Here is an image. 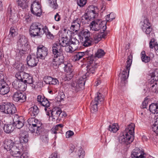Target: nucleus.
Instances as JSON below:
<instances>
[{
	"mask_svg": "<svg viewBox=\"0 0 158 158\" xmlns=\"http://www.w3.org/2000/svg\"><path fill=\"white\" fill-rule=\"evenodd\" d=\"M88 12H90L96 14L98 13L99 10L97 6H94L93 5L90 6H89L87 9Z\"/></svg>",
	"mask_w": 158,
	"mask_h": 158,
	"instance_id": "58836bf2",
	"label": "nucleus"
},
{
	"mask_svg": "<svg viewBox=\"0 0 158 158\" xmlns=\"http://www.w3.org/2000/svg\"><path fill=\"white\" fill-rule=\"evenodd\" d=\"M140 24L143 31L146 34H149L152 31L149 20L147 19H145L143 22H140Z\"/></svg>",
	"mask_w": 158,
	"mask_h": 158,
	"instance_id": "4468645a",
	"label": "nucleus"
},
{
	"mask_svg": "<svg viewBox=\"0 0 158 158\" xmlns=\"http://www.w3.org/2000/svg\"><path fill=\"white\" fill-rule=\"evenodd\" d=\"M15 76L18 79L21 80L27 85V84H31L33 88H36V86L33 83V77L30 74L24 72H19L16 73Z\"/></svg>",
	"mask_w": 158,
	"mask_h": 158,
	"instance_id": "f03ea898",
	"label": "nucleus"
},
{
	"mask_svg": "<svg viewBox=\"0 0 158 158\" xmlns=\"http://www.w3.org/2000/svg\"><path fill=\"white\" fill-rule=\"evenodd\" d=\"M74 45L73 44L70 43L69 45H67L65 46V50L66 52H72L76 49L74 47Z\"/></svg>",
	"mask_w": 158,
	"mask_h": 158,
	"instance_id": "4c0bfd02",
	"label": "nucleus"
},
{
	"mask_svg": "<svg viewBox=\"0 0 158 158\" xmlns=\"http://www.w3.org/2000/svg\"><path fill=\"white\" fill-rule=\"evenodd\" d=\"M13 99L16 102H23L26 100V96L25 94L18 91L14 94L13 96Z\"/></svg>",
	"mask_w": 158,
	"mask_h": 158,
	"instance_id": "412c9836",
	"label": "nucleus"
},
{
	"mask_svg": "<svg viewBox=\"0 0 158 158\" xmlns=\"http://www.w3.org/2000/svg\"><path fill=\"white\" fill-rule=\"evenodd\" d=\"M150 89L152 92L155 93L158 92V86L156 82H154V84L152 85V86L150 88Z\"/></svg>",
	"mask_w": 158,
	"mask_h": 158,
	"instance_id": "49530a36",
	"label": "nucleus"
},
{
	"mask_svg": "<svg viewBox=\"0 0 158 158\" xmlns=\"http://www.w3.org/2000/svg\"><path fill=\"white\" fill-rule=\"evenodd\" d=\"M151 80H153L155 82L158 80V72L155 71L151 74Z\"/></svg>",
	"mask_w": 158,
	"mask_h": 158,
	"instance_id": "de8ad7c7",
	"label": "nucleus"
},
{
	"mask_svg": "<svg viewBox=\"0 0 158 158\" xmlns=\"http://www.w3.org/2000/svg\"><path fill=\"white\" fill-rule=\"evenodd\" d=\"M85 154V151L81 148L80 149V158H84Z\"/></svg>",
	"mask_w": 158,
	"mask_h": 158,
	"instance_id": "052dcab7",
	"label": "nucleus"
},
{
	"mask_svg": "<svg viewBox=\"0 0 158 158\" xmlns=\"http://www.w3.org/2000/svg\"><path fill=\"white\" fill-rule=\"evenodd\" d=\"M10 154L15 157H19L22 154L19 144H16L10 150Z\"/></svg>",
	"mask_w": 158,
	"mask_h": 158,
	"instance_id": "4be33fe9",
	"label": "nucleus"
},
{
	"mask_svg": "<svg viewBox=\"0 0 158 158\" xmlns=\"http://www.w3.org/2000/svg\"><path fill=\"white\" fill-rule=\"evenodd\" d=\"M59 109L56 110L53 109L51 112V117H50V119L51 118L53 121L55 122L57 121L59 118V116H60V113H59Z\"/></svg>",
	"mask_w": 158,
	"mask_h": 158,
	"instance_id": "cd10ccee",
	"label": "nucleus"
},
{
	"mask_svg": "<svg viewBox=\"0 0 158 158\" xmlns=\"http://www.w3.org/2000/svg\"><path fill=\"white\" fill-rule=\"evenodd\" d=\"M148 103V99L145 98L144 99V101L142 103V108H146Z\"/></svg>",
	"mask_w": 158,
	"mask_h": 158,
	"instance_id": "bf43d9fd",
	"label": "nucleus"
},
{
	"mask_svg": "<svg viewBox=\"0 0 158 158\" xmlns=\"http://www.w3.org/2000/svg\"><path fill=\"white\" fill-rule=\"evenodd\" d=\"M52 52L54 57L51 65L54 68L56 69L61 64H63V50L61 46L56 43L52 45Z\"/></svg>",
	"mask_w": 158,
	"mask_h": 158,
	"instance_id": "f257e3e1",
	"label": "nucleus"
},
{
	"mask_svg": "<svg viewBox=\"0 0 158 158\" xmlns=\"http://www.w3.org/2000/svg\"><path fill=\"white\" fill-rule=\"evenodd\" d=\"M19 141L21 143H27L29 140V134L26 131H21L19 135Z\"/></svg>",
	"mask_w": 158,
	"mask_h": 158,
	"instance_id": "5701e85b",
	"label": "nucleus"
},
{
	"mask_svg": "<svg viewBox=\"0 0 158 158\" xmlns=\"http://www.w3.org/2000/svg\"><path fill=\"white\" fill-rule=\"evenodd\" d=\"M150 111L154 114L158 113V105L157 104H151L149 106Z\"/></svg>",
	"mask_w": 158,
	"mask_h": 158,
	"instance_id": "7c9ffc66",
	"label": "nucleus"
},
{
	"mask_svg": "<svg viewBox=\"0 0 158 158\" xmlns=\"http://www.w3.org/2000/svg\"><path fill=\"white\" fill-rule=\"evenodd\" d=\"M141 58L142 61L145 63L149 62L150 60V57L147 56L144 51H142L141 53Z\"/></svg>",
	"mask_w": 158,
	"mask_h": 158,
	"instance_id": "f704fd0d",
	"label": "nucleus"
},
{
	"mask_svg": "<svg viewBox=\"0 0 158 158\" xmlns=\"http://www.w3.org/2000/svg\"><path fill=\"white\" fill-rule=\"evenodd\" d=\"M108 129L110 132L115 133L118 130L119 127L117 124L114 123L110 125Z\"/></svg>",
	"mask_w": 158,
	"mask_h": 158,
	"instance_id": "72a5a7b5",
	"label": "nucleus"
},
{
	"mask_svg": "<svg viewBox=\"0 0 158 158\" xmlns=\"http://www.w3.org/2000/svg\"><path fill=\"white\" fill-rule=\"evenodd\" d=\"M146 154L143 150L136 148L131 153L132 158H146Z\"/></svg>",
	"mask_w": 158,
	"mask_h": 158,
	"instance_id": "f3484780",
	"label": "nucleus"
},
{
	"mask_svg": "<svg viewBox=\"0 0 158 158\" xmlns=\"http://www.w3.org/2000/svg\"><path fill=\"white\" fill-rule=\"evenodd\" d=\"M17 34V30L15 29L14 27H12L10 31V35L12 37H14Z\"/></svg>",
	"mask_w": 158,
	"mask_h": 158,
	"instance_id": "603ef678",
	"label": "nucleus"
},
{
	"mask_svg": "<svg viewBox=\"0 0 158 158\" xmlns=\"http://www.w3.org/2000/svg\"><path fill=\"white\" fill-rule=\"evenodd\" d=\"M29 113L32 117H34L39 112V110L36 106L30 108L29 109Z\"/></svg>",
	"mask_w": 158,
	"mask_h": 158,
	"instance_id": "c85d7f7f",
	"label": "nucleus"
},
{
	"mask_svg": "<svg viewBox=\"0 0 158 158\" xmlns=\"http://www.w3.org/2000/svg\"><path fill=\"white\" fill-rule=\"evenodd\" d=\"M86 2L87 0H80V7H82L85 5Z\"/></svg>",
	"mask_w": 158,
	"mask_h": 158,
	"instance_id": "69168bd1",
	"label": "nucleus"
},
{
	"mask_svg": "<svg viewBox=\"0 0 158 158\" xmlns=\"http://www.w3.org/2000/svg\"><path fill=\"white\" fill-rule=\"evenodd\" d=\"M14 125L16 128L20 129L22 128L24 125V118L22 116H19L17 114H15L12 117Z\"/></svg>",
	"mask_w": 158,
	"mask_h": 158,
	"instance_id": "2eb2a0df",
	"label": "nucleus"
},
{
	"mask_svg": "<svg viewBox=\"0 0 158 158\" xmlns=\"http://www.w3.org/2000/svg\"><path fill=\"white\" fill-rule=\"evenodd\" d=\"M52 77L50 76H45L44 77V82L50 85L51 81L52 80Z\"/></svg>",
	"mask_w": 158,
	"mask_h": 158,
	"instance_id": "5fc2aeb1",
	"label": "nucleus"
},
{
	"mask_svg": "<svg viewBox=\"0 0 158 158\" xmlns=\"http://www.w3.org/2000/svg\"><path fill=\"white\" fill-rule=\"evenodd\" d=\"M44 33H45L48 38L51 39H53L54 36L50 31H49L47 27L46 26H44Z\"/></svg>",
	"mask_w": 158,
	"mask_h": 158,
	"instance_id": "a19ab883",
	"label": "nucleus"
},
{
	"mask_svg": "<svg viewBox=\"0 0 158 158\" xmlns=\"http://www.w3.org/2000/svg\"><path fill=\"white\" fill-rule=\"evenodd\" d=\"M63 125L61 124H60L54 126L52 129V133L56 134L57 131L59 130H60Z\"/></svg>",
	"mask_w": 158,
	"mask_h": 158,
	"instance_id": "37998d69",
	"label": "nucleus"
},
{
	"mask_svg": "<svg viewBox=\"0 0 158 158\" xmlns=\"http://www.w3.org/2000/svg\"><path fill=\"white\" fill-rule=\"evenodd\" d=\"M114 19V15L112 13H110L106 16V20L107 22H110Z\"/></svg>",
	"mask_w": 158,
	"mask_h": 158,
	"instance_id": "864d4df0",
	"label": "nucleus"
},
{
	"mask_svg": "<svg viewBox=\"0 0 158 158\" xmlns=\"http://www.w3.org/2000/svg\"><path fill=\"white\" fill-rule=\"evenodd\" d=\"M29 127V131L32 133H35L38 135L40 134L42 128V123L41 122L34 118H29L28 120Z\"/></svg>",
	"mask_w": 158,
	"mask_h": 158,
	"instance_id": "7ed1b4c3",
	"label": "nucleus"
},
{
	"mask_svg": "<svg viewBox=\"0 0 158 158\" xmlns=\"http://www.w3.org/2000/svg\"><path fill=\"white\" fill-rule=\"evenodd\" d=\"M40 139L44 143H47L48 141V138L47 135H43L41 136Z\"/></svg>",
	"mask_w": 158,
	"mask_h": 158,
	"instance_id": "13d9d810",
	"label": "nucleus"
},
{
	"mask_svg": "<svg viewBox=\"0 0 158 158\" xmlns=\"http://www.w3.org/2000/svg\"><path fill=\"white\" fill-rule=\"evenodd\" d=\"M17 2L19 8L24 9L27 7L28 2L27 0H18Z\"/></svg>",
	"mask_w": 158,
	"mask_h": 158,
	"instance_id": "c756f323",
	"label": "nucleus"
},
{
	"mask_svg": "<svg viewBox=\"0 0 158 158\" xmlns=\"http://www.w3.org/2000/svg\"><path fill=\"white\" fill-rule=\"evenodd\" d=\"M49 158H59L58 156L57 153L54 152L52 153Z\"/></svg>",
	"mask_w": 158,
	"mask_h": 158,
	"instance_id": "774afa93",
	"label": "nucleus"
},
{
	"mask_svg": "<svg viewBox=\"0 0 158 158\" xmlns=\"http://www.w3.org/2000/svg\"><path fill=\"white\" fill-rule=\"evenodd\" d=\"M91 30L98 31L99 30L105 31L106 29V23L101 19H98L92 22L90 25Z\"/></svg>",
	"mask_w": 158,
	"mask_h": 158,
	"instance_id": "0eeeda50",
	"label": "nucleus"
},
{
	"mask_svg": "<svg viewBox=\"0 0 158 158\" xmlns=\"http://www.w3.org/2000/svg\"><path fill=\"white\" fill-rule=\"evenodd\" d=\"M90 19L87 14H85L81 18V22L83 24H85L88 23Z\"/></svg>",
	"mask_w": 158,
	"mask_h": 158,
	"instance_id": "09e8293b",
	"label": "nucleus"
},
{
	"mask_svg": "<svg viewBox=\"0 0 158 158\" xmlns=\"http://www.w3.org/2000/svg\"><path fill=\"white\" fill-rule=\"evenodd\" d=\"M74 135L73 132L71 131H67L66 133V137L67 138H69L71 137L72 136Z\"/></svg>",
	"mask_w": 158,
	"mask_h": 158,
	"instance_id": "680f3d73",
	"label": "nucleus"
},
{
	"mask_svg": "<svg viewBox=\"0 0 158 158\" xmlns=\"http://www.w3.org/2000/svg\"><path fill=\"white\" fill-rule=\"evenodd\" d=\"M102 38L100 34L95 35L94 37V42L95 43H97Z\"/></svg>",
	"mask_w": 158,
	"mask_h": 158,
	"instance_id": "4d7b16f0",
	"label": "nucleus"
},
{
	"mask_svg": "<svg viewBox=\"0 0 158 158\" xmlns=\"http://www.w3.org/2000/svg\"><path fill=\"white\" fill-rule=\"evenodd\" d=\"M16 7H12L10 5H9L8 8V12L11 15L15 14L16 13Z\"/></svg>",
	"mask_w": 158,
	"mask_h": 158,
	"instance_id": "3c124183",
	"label": "nucleus"
},
{
	"mask_svg": "<svg viewBox=\"0 0 158 158\" xmlns=\"http://www.w3.org/2000/svg\"><path fill=\"white\" fill-rule=\"evenodd\" d=\"M98 103H96V102H94L93 101L91 103V111L92 112H96L98 110Z\"/></svg>",
	"mask_w": 158,
	"mask_h": 158,
	"instance_id": "ea45409f",
	"label": "nucleus"
},
{
	"mask_svg": "<svg viewBox=\"0 0 158 158\" xmlns=\"http://www.w3.org/2000/svg\"><path fill=\"white\" fill-rule=\"evenodd\" d=\"M48 50L43 45H39L37 48V57L38 58L44 59L48 54Z\"/></svg>",
	"mask_w": 158,
	"mask_h": 158,
	"instance_id": "ddd939ff",
	"label": "nucleus"
},
{
	"mask_svg": "<svg viewBox=\"0 0 158 158\" xmlns=\"http://www.w3.org/2000/svg\"><path fill=\"white\" fill-rule=\"evenodd\" d=\"M119 142L122 144H128L131 143L134 140V139L129 135L123 132L121 134L118 138Z\"/></svg>",
	"mask_w": 158,
	"mask_h": 158,
	"instance_id": "9d476101",
	"label": "nucleus"
},
{
	"mask_svg": "<svg viewBox=\"0 0 158 158\" xmlns=\"http://www.w3.org/2000/svg\"><path fill=\"white\" fill-rule=\"evenodd\" d=\"M71 43L68 40L67 36L63 37L59 40V43H56L57 44L60 45L61 47H65L67 45H69Z\"/></svg>",
	"mask_w": 158,
	"mask_h": 158,
	"instance_id": "bb28decb",
	"label": "nucleus"
},
{
	"mask_svg": "<svg viewBox=\"0 0 158 158\" xmlns=\"http://www.w3.org/2000/svg\"><path fill=\"white\" fill-rule=\"evenodd\" d=\"M105 52L103 50L98 49L95 53V56L98 58H100L103 57L105 54Z\"/></svg>",
	"mask_w": 158,
	"mask_h": 158,
	"instance_id": "c03bdc74",
	"label": "nucleus"
},
{
	"mask_svg": "<svg viewBox=\"0 0 158 158\" xmlns=\"http://www.w3.org/2000/svg\"><path fill=\"white\" fill-rule=\"evenodd\" d=\"M13 87L16 89L22 91H24L27 87V85L24 83L21 80H15L12 83Z\"/></svg>",
	"mask_w": 158,
	"mask_h": 158,
	"instance_id": "dca6fc26",
	"label": "nucleus"
},
{
	"mask_svg": "<svg viewBox=\"0 0 158 158\" xmlns=\"http://www.w3.org/2000/svg\"><path fill=\"white\" fill-rule=\"evenodd\" d=\"M57 0H47L50 7L54 9H56L58 7V5L57 3Z\"/></svg>",
	"mask_w": 158,
	"mask_h": 158,
	"instance_id": "e433bc0d",
	"label": "nucleus"
},
{
	"mask_svg": "<svg viewBox=\"0 0 158 158\" xmlns=\"http://www.w3.org/2000/svg\"><path fill=\"white\" fill-rule=\"evenodd\" d=\"M86 78V76L85 75L82 77L80 78V89L81 88L82 90L84 89L85 88L84 85L85 83V79Z\"/></svg>",
	"mask_w": 158,
	"mask_h": 158,
	"instance_id": "a18cd8bd",
	"label": "nucleus"
},
{
	"mask_svg": "<svg viewBox=\"0 0 158 158\" xmlns=\"http://www.w3.org/2000/svg\"><path fill=\"white\" fill-rule=\"evenodd\" d=\"M80 40L85 47L90 46L93 42V39L90 37V33L86 29H83L80 32Z\"/></svg>",
	"mask_w": 158,
	"mask_h": 158,
	"instance_id": "39448f33",
	"label": "nucleus"
},
{
	"mask_svg": "<svg viewBox=\"0 0 158 158\" xmlns=\"http://www.w3.org/2000/svg\"><path fill=\"white\" fill-rule=\"evenodd\" d=\"M104 100L103 96L100 93H98L95 98L94 101H93L96 102V103L100 104H101L103 102Z\"/></svg>",
	"mask_w": 158,
	"mask_h": 158,
	"instance_id": "2f4dec72",
	"label": "nucleus"
},
{
	"mask_svg": "<svg viewBox=\"0 0 158 158\" xmlns=\"http://www.w3.org/2000/svg\"><path fill=\"white\" fill-rule=\"evenodd\" d=\"M18 51L20 55L25 53L28 49V42L27 38L24 36H20L17 42Z\"/></svg>",
	"mask_w": 158,
	"mask_h": 158,
	"instance_id": "423d86ee",
	"label": "nucleus"
},
{
	"mask_svg": "<svg viewBox=\"0 0 158 158\" xmlns=\"http://www.w3.org/2000/svg\"><path fill=\"white\" fill-rule=\"evenodd\" d=\"M31 10L32 13L36 16H40L41 15V5L39 2H34L31 5Z\"/></svg>",
	"mask_w": 158,
	"mask_h": 158,
	"instance_id": "f8f14e48",
	"label": "nucleus"
},
{
	"mask_svg": "<svg viewBox=\"0 0 158 158\" xmlns=\"http://www.w3.org/2000/svg\"><path fill=\"white\" fill-rule=\"evenodd\" d=\"M135 126V125L134 123H131L127 126L124 131L126 134H127L129 135L130 136H131L133 139L134 138V135Z\"/></svg>",
	"mask_w": 158,
	"mask_h": 158,
	"instance_id": "b1692460",
	"label": "nucleus"
},
{
	"mask_svg": "<svg viewBox=\"0 0 158 158\" xmlns=\"http://www.w3.org/2000/svg\"><path fill=\"white\" fill-rule=\"evenodd\" d=\"M16 144L13 140L6 139L4 140L3 146L5 149L9 151Z\"/></svg>",
	"mask_w": 158,
	"mask_h": 158,
	"instance_id": "393cba45",
	"label": "nucleus"
},
{
	"mask_svg": "<svg viewBox=\"0 0 158 158\" xmlns=\"http://www.w3.org/2000/svg\"><path fill=\"white\" fill-rule=\"evenodd\" d=\"M24 12L23 11H19V13L17 14V16L18 18L22 19L23 18Z\"/></svg>",
	"mask_w": 158,
	"mask_h": 158,
	"instance_id": "0e129e2a",
	"label": "nucleus"
},
{
	"mask_svg": "<svg viewBox=\"0 0 158 158\" xmlns=\"http://www.w3.org/2000/svg\"><path fill=\"white\" fill-rule=\"evenodd\" d=\"M42 101L43 102L40 105L45 107L44 110L46 111L48 110V109H49V108H48V107L50 106V103L46 98L44 99V101Z\"/></svg>",
	"mask_w": 158,
	"mask_h": 158,
	"instance_id": "79ce46f5",
	"label": "nucleus"
},
{
	"mask_svg": "<svg viewBox=\"0 0 158 158\" xmlns=\"http://www.w3.org/2000/svg\"><path fill=\"white\" fill-rule=\"evenodd\" d=\"M44 26L41 24L38 23H33L30 26V34L31 37L41 36L44 34Z\"/></svg>",
	"mask_w": 158,
	"mask_h": 158,
	"instance_id": "20e7f679",
	"label": "nucleus"
},
{
	"mask_svg": "<svg viewBox=\"0 0 158 158\" xmlns=\"http://www.w3.org/2000/svg\"><path fill=\"white\" fill-rule=\"evenodd\" d=\"M58 83V81L57 79L52 78V80L51 81L50 85H55Z\"/></svg>",
	"mask_w": 158,
	"mask_h": 158,
	"instance_id": "e2e57ef3",
	"label": "nucleus"
},
{
	"mask_svg": "<svg viewBox=\"0 0 158 158\" xmlns=\"http://www.w3.org/2000/svg\"><path fill=\"white\" fill-rule=\"evenodd\" d=\"M9 91V88L4 81L0 82V94L5 95L7 94Z\"/></svg>",
	"mask_w": 158,
	"mask_h": 158,
	"instance_id": "a878e982",
	"label": "nucleus"
},
{
	"mask_svg": "<svg viewBox=\"0 0 158 158\" xmlns=\"http://www.w3.org/2000/svg\"><path fill=\"white\" fill-rule=\"evenodd\" d=\"M45 98L43 95H39L37 97V101L39 104H41L43 102L42 101H44V99Z\"/></svg>",
	"mask_w": 158,
	"mask_h": 158,
	"instance_id": "6e6d98bb",
	"label": "nucleus"
},
{
	"mask_svg": "<svg viewBox=\"0 0 158 158\" xmlns=\"http://www.w3.org/2000/svg\"><path fill=\"white\" fill-rule=\"evenodd\" d=\"M155 41L154 39H151L149 43L150 47L151 48H154L156 52L158 55V45Z\"/></svg>",
	"mask_w": 158,
	"mask_h": 158,
	"instance_id": "473e14b6",
	"label": "nucleus"
},
{
	"mask_svg": "<svg viewBox=\"0 0 158 158\" xmlns=\"http://www.w3.org/2000/svg\"><path fill=\"white\" fill-rule=\"evenodd\" d=\"M119 142L122 144H128L131 143L134 140V139L129 135L123 132L121 134L118 138Z\"/></svg>",
	"mask_w": 158,
	"mask_h": 158,
	"instance_id": "9b49d317",
	"label": "nucleus"
},
{
	"mask_svg": "<svg viewBox=\"0 0 158 158\" xmlns=\"http://www.w3.org/2000/svg\"><path fill=\"white\" fill-rule=\"evenodd\" d=\"M88 60V62L89 65L87 67V73L86 74L87 75H88V73L93 74L94 73L96 67L95 65V62L92 57H89Z\"/></svg>",
	"mask_w": 158,
	"mask_h": 158,
	"instance_id": "aec40b11",
	"label": "nucleus"
},
{
	"mask_svg": "<svg viewBox=\"0 0 158 158\" xmlns=\"http://www.w3.org/2000/svg\"><path fill=\"white\" fill-rule=\"evenodd\" d=\"M132 59V55L130 54L127 57L126 64V69H124L121 73L119 74L121 81H124L128 77L130 67L131 65Z\"/></svg>",
	"mask_w": 158,
	"mask_h": 158,
	"instance_id": "6e6552de",
	"label": "nucleus"
},
{
	"mask_svg": "<svg viewBox=\"0 0 158 158\" xmlns=\"http://www.w3.org/2000/svg\"><path fill=\"white\" fill-rule=\"evenodd\" d=\"M73 60L76 61L79 60V52L74 55Z\"/></svg>",
	"mask_w": 158,
	"mask_h": 158,
	"instance_id": "338daca9",
	"label": "nucleus"
},
{
	"mask_svg": "<svg viewBox=\"0 0 158 158\" xmlns=\"http://www.w3.org/2000/svg\"><path fill=\"white\" fill-rule=\"evenodd\" d=\"M27 65L31 67H33L37 65L39 60L37 56L32 54L27 56Z\"/></svg>",
	"mask_w": 158,
	"mask_h": 158,
	"instance_id": "a211bd4d",
	"label": "nucleus"
},
{
	"mask_svg": "<svg viewBox=\"0 0 158 158\" xmlns=\"http://www.w3.org/2000/svg\"><path fill=\"white\" fill-rule=\"evenodd\" d=\"M64 69L65 72L66 73V77L68 79H71L73 76L74 73L72 69V66L71 64L69 63H68L67 64L64 63Z\"/></svg>",
	"mask_w": 158,
	"mask_h": 158,
	"instance_id": "6ab92c4d",
	"label": "nucleus"
},
{
	"mask_svg": "<svg viewBox=\"0 0 158 158\" xmlns=\"http://www.w3.org/2000/svg\"><path fill=\"white\" fill-rule=\"evenodd\" d=\"M86 14L90 19H93L96 18L98 16V13H96V14L94 13L87 12Z\"/></svg>",
	"mask_w": 158,
	"mask_h": 158,
	"instance_id": "8fccbe9b",
	"label": "nucleus"
},
{
	"mask_svg": "<svg viewBox=\"0 0 158 158\" xmlns=\"http://www.w3.org/2000/svg\"><path fill=\"white\" fill-rule=\"evenodd\" d=\"M14 127L12 124H5L4 127V131L7 133H9L12 132L14 130Z\"/></svg>",
	"mask_w": 158,
	"mask_h": 158,
	"instance_id": "c9c22d12",
	"label": "nucleus"
},
{
	"mask_svg": "<svg viewBox=\"0 0 158 158\" xmlns=\"http://www.w3.org/2000/svg\"><path fill=\"white\" fill-rule=\"evenodd\" d=\"M0 111L4 113L10 115L15 113L17 109L13 104L7 103L0 105Z\"/></svg>",
	"mask_w": 158,
	"mask_h": 158,
	"instance_id": "1a4fd4ad",
	"label": "nucleus"
}]
</instances>
